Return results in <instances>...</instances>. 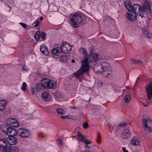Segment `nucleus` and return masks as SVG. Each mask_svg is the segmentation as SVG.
<instances>
[{"instance_id":"nucleus-1","label":"nucleus","mask_w":152,"mask_h":152,"mask_svg":"<svg viewBox=\"0 0 152 152\" xmlns=\"http://www.w3.org/2000/svg\"><path fill=\"white\" fill-rule=\"evenodd\" d=\"M142 6L143 7H142L137 4H134L133 6V10L132 12H135L137 15L138 14L142 18L143 17L144 15L146 14L147 12H151L150 5L148 2L145 1Z\"/></svg>"},{"instance_id":"nucleus-2","label":"nucleus","mask_w":152,"mask_h":152,"mask_svg":"<svg viewBox=\"0 0 152 152\" xmlns=\"http://www.w3.org/2000/svg\"><path fill=\"white\" fill-rule=\"evenodd\" d=\"M88 61L91 62L94 61L93 58L91 57V55L82 61V66L80 69L74 73V75L75 77H77L88 71L89 68Z\"/></svg>"},{"instance_id":"nucleus-3","label":"nucleus","mask_w":152,"mask_h":152,"mask_svg":"<svg viewBox=\"0 0 152 152\" xmlns=\"http://www.w3.org/2000/svg\"><path fill=\"white\" fill-rule=\"evenodd\" d=\"M70 20L71 25L74 28H77L83 24L81 16L77 13L71 14Z\"/></svg>"},{"instance_id":"nucleus-4","label":"nucleus","mask_w":152,"mask_h":152,"mask_svg":"<svg viewBox=\"0 0 152 152\" xmlns=\"http://www.w3.org/2000/svg\"><path fill=\"white\" fill-rule=\"evenodd\" d=\"M17 134L18 135L24 138H29L30 136V131L28 130L22 129H18L17 132L12 129L9 135L15 136Z\"/></svg>"},{"instance_id":"nucleus-5","label":"nucleus","mask_w":152,"mask_h":152,"mask_svg":"<svg viewBox=\"0 0 152 152\" xmlns=\"http://www.w3.org/2000/svg\"><path fill=\"white\" fill-rule=\"evenodd\" d=\"M45 88L55 89L57 87V83L55 81L48 79H44L41 82Z\"/></svg>"},{"instance_id":"nucleus-6","label":"nucleus","mask_w":152,"mask_h":152,"mask_svg":"<svg viewBox=\"0 0 152 152\" xmlns=\"http://www.w3.org/2000/svg\"><path fill=\"white\" fill-rule=\"evenodd\" d=\"M142 120L143 129L149 133L152 132V121L147 118L143 119Z\"/></svg>"},{"instance_id":"nucleus-7","label":"nucleus","mask_w":152,"mask_h":152,"mask_svg":"<svg viewBox=\"0 0 152 152\" xmlns=\"http://www.w3.org/2000/svg\"><path fill=\"white\" fill-rule=\"evenodd\" d=\"M72 48L71 44L67 42H64L60 46L61 51L64 53H68Z\"/></svg>"},{"instance_id":"nucleus-8","label":"nucleus","mask_w":152,"mask_h":152,"mask_svg":"<svg viewBox=\"0 0 152 152\" xmlns=\"http://www.w3.org/2000/svg\"><path fill=\"white\" fill-rule=\"evenodd\" d=\"M7 123L14 127H17L19 126L18 121L12 118H10L8 119L7 121Z\"/></svg>"},{"instance_id":"nucleus-9","label":"nucleus","mask_w":152,"mask_h":152,"mask_svg":"<svg viewBox=\"0 0 152 152\" xmlns=\"http://www.w3.org/2000/svg\"><path fill=\"white\" fill-rule=\"evenodd\" d=\"M7 139L8 143L10 145H16L17 143L18 139L14 136H10Z\"/></svg>"},{"instance_id":"nucleus-10","label":"nucleus","mask_w":152,"mask_h":152,"mask_svg":"<svg viewBox=\"0 0 152 152\" xmlns=\"http://www.w3.org/2000/svg\"><path fill=\"white\" fill-rule=\"evenodd\" d=\"M146 90L148 98L149 99H151L152 98V82L149 83Z\"/></svg>"},{"instance_id":"nucleus-11","label":"nucleus","mask_w":152,"mask_h":152,"mask_svg":"<svg viewBox=\"0 0 152 152\" xmlns=\"http://www.w3.org/2000/svg\"><path fill=\"white\" fill-rule=\"evenodd\" d=\"M142 28V31L145 37L151 38L152 37V34L148 30L147 27L145 26Z\"/></svg>"},{"instance_id":"nucleus-12","label":"nucleus","mask_w":152,"mask_h":152,"mask_svg":"<svg viewBox=\"0 0 152 152\" xmlns=\"http://www.w3.org/2000/svg\"><path fill=\"white\" fill-rule=\"evenodd\" d=\"M18 148L16 146H12L9 148H4L3 152H18Z\"/></svg>"},{"instance_id":"nucleus-13","label":"nucleus","mask_w":152,"mask_h":152,"mask_svg":"<svg viewBox=\"0 0 152 152\" xmlns=\"http://www.w3.org/2000/svg\"><path fill=\"white\" fill-rule=\"evenodd\" d=\"M127 14V18L129 20L132 21L136 20L137 15L135 12L134 13L133 12L130 13V12H128Z\"/></svg>"},{"instance_id":"nucleus-14","label":"nucleus","mask_w":152,"mask_h":152,"mask_svg":"<svg viewBox=\"0 0 152 152\" xmlns=\"http://www.w3.org/2000/svg\"><path fill=\"white\" fill-rule=\"evenodd\" d=\"M94 72L96 73H102L103 72L102 70L101 64L96 63L95 64L93 68Z\"/></svg>"},{"instance_id":"nucleus-15","label":"nucleus","mask_w":152,"mask_h":152,"mask_svg":"<svg viewBox=\"0 0 152 152\" xmlns=\"http://www.w3.org/2000/svg\"><path fill=\"white\" fill-rule=\"evenodd\" d=\"M43 100L46 101H50L52 99V96L48 92L46 91L44 92L41 95Z\"/></svg>"},{"instance_id":"nucleus-16","label":"nucleus","mask_w":152,"mask_h":152,"mask_svg":"<svg viewBox=\"0 0 152 152\" xmlns=\"http://www.w3.org/2000/svg\"><path fill=\"white\" fill-rule=\"evenodd\" d=\"M100 64L103 72H105L110 68V66L108 62L106 61H102L101 62Z\"/></svg>"},{"instance_id":"nucleus-17","label":"nucleus","mask_w":152,"mask_h":152,"mask_svg":"<svg viewBox=\"0 0 152 152\" xmlns=\"http://www.w3.org/2000/svg\"><path fill=\"white\" fill-rule=\"evenodd\" d=\"M130 133L128 129H126L124 130L121 133V136L122 138L126 139L130 136Z\"/></svg>"},{"instance_id":"nucleus-18","label":"nucleus","mask_w":152,"mask_h":152,"mask_svg":"<svg viewBox=\"0 0 152 152\" xmlns=\"http://www.w3.org/2000/svg\"><path fill=\"white\" fill-rule=\"evenodd\" d=\"M40 50L41 52L43 54L46 55H48L49 54L48 50L47 48L44 45H42L40 47Z\"/></svg>"},{"instance_id":"nucleus-19","label":"nucleus","mask_w":152,"mask_h":152,"mask_svg":"<svg viewBox=\"0 0 152 152\" xmlns=\"http://www.w3.org/2000/svg\"><path fill=\"white\" fill-rule=\"evenodd\" d=\"M140 142L136 137H133L131 140V143L134 145H137L139 144Z\"/></svg>"},{"instance_id":"nucleus-20","label":"nucleus","mask_w":152,"mask_h":152,"mask_svg":"<svg viewBox=\"0 0 152 152\" xmlns=\"http://www.w3.org/2000/svg\"><path fill=\"white\" fill-rule=\"evenodd\" d=\"M125 6L127 9L130 12H132L133 10V6H132L130 1H127L125 3Z\"/></svg>"},{"instance_id":"nucleus-21","label":"nucleus","mask_w":152,"mask_h":152,"mask_svg":"<svg viewBox=\"0 0 152 152\" xmlns=\"http://www.w3.org/2000/svg\"><path fill=\"white\" fill-rule=\"evenodd\" d=\"M36 89L38 91H42L45 89L42 83L38 84L36 85Z\"/></svg>"},{"instance_id":"nucleus-22","label":"nucleus","mask_w":152,"mask_h":152,"mask_svg":"<svg viewBox=\"0 0 152 152\" xmlns=\"http://www.w3.org/2000/svg\"><path fill=\"white\" fill-rule=\"evenodd\" d=\"M7 139L6 140L5 139H0V146L3 147H5L7 144Z\"/></svg>"},{"instance_id":"nucleus-23","label":"nucleus","mask_w":152,"mask_h":152,"mask_svg":"<svg viewBox=\"0 0 152 152\" xmlns=\"http://www.w3.org/2000/svg\"><path fill=\"white\" fill-rule=\"evenodd\" d=\"M7 105L6 102L4 100H0V110H2L4 109Z\"/></svg>"},{"instance_id":"nucleus-24","label":"nucleus","mask_w":152,"mask_h":152,"mask_svg":"<svg viewBox=\"0 0 152 152\" xmlns=\"http://www.w3.org/2000/svg\"><path fill=\"white\" fill-rule=\"evenodd\" d=\"M9 126L5 124H4L1 125V129L4 133L6 134L7 132Z\"/></svg>"},{"instance_id":"nucleus-25","label":"nucleus","mask_w":152,"mask_h":152,"mask_svg":"<svg viewBox=\"0 0 152 152\" xmlns=\"http://www.w3.org/2000/svg\"><path fill=\"white\" fill-rule=\"evenodd\" d=\"M79 51L80 52L82 53L83 54L84 57H86L87 55V52L86 50L84 48H80Z\"/></svg>"},{"instance_id":"nucleus-26","label":"nucleus","mask_w":152,"mask_h":152,"mask_svg":"<svg viewBox=\"0 0 152 152\" xmlns=\"http://www.w3.org/2000/svg\"><path fill=\"white\" fill-rule=\"evenodd\" d=\"M131 61L132 63L134 64H137L140 65L143 64V62L140 60L132 59Z\"/></svg>"},{"instance_id":"nucleus-27","label":"nucleus","mask_w":152,"mask_h":152,"mask_svg":"<svg viewBox=\"0 0 152 152\" xmlns=\"http://www.w3.org/2000/svg\"><path fill=\"white\" fill-rule=\"evenodd\" d=\"M59 49L54 48L52 50V53L54 55L59 56Z\"/></svg>"},{"instance_id":"nucleus-28","label":"nucleus","mask_w":152,"mask_h":152,"mask_svg":"<svg viewBox=\"0 0 152 152\" xmlns=\"http://www.w3.org/2000/svg\"><path fill=\"white\" fill-rule=\"evenodd\" d=\"M36 40H38L41 37V33L39 31H37L35 33L34 36Z\"/></svg>"},{"instance_id":"nucleus-29","label":"nucleus","mask_w":152,"mask_h":152,"mask_svg":"<svg viewBox=\"0 0 152 152\" xmlns=\"http://www.w3.org/2000/svg\"><path fill=\"white\" fill-rule=\"evenodd\" d=\"M57 113L60 115H63L64 114L65 111L64 110L60 108H58L56 110Z\"/></svg>"},{"instance_id":"nucleus-30","label":"nucleus","mask_w":152,"mask_h":152,"mask_svg":"<svg viewBox=\"0 0 152 152\" xmlns=\"http://www.w3.org/2000/svg\"><path fill=\"white\" fill-rule=\"evenodd\" d=\"M131 97L129 95H126L124 98V101L126 103L129 102L131 100Z\"/></svg>"},{"instance_id":"nucleus-31","label":"nucleus","mask_w":152,"mask_h":152,"mask_svg":"<svg viewBox=\"0 0 152 152\" xmlns=\"http://www.w3.org/2000/svg\"><path fill=\"white\" fill-rule=\"evenodd\" d=\"M77 137L79 140L81 141H83L85 140V138L84 137V136L79 132L78 133Z\"/></svg>"},{"instance_id":"nucleus-32","label":"nucleus","mask_w":152,"mask_h":152,"mask_svg":"<svg viewBox=\"0 0 152 152\" xmlns=\"http://www.w3.org/2000/svg\"><path fill=\"white\" fill-rule=\"evenodd\" d=\"M91 57L93 58V60L96 61L98 59V56L97 54H93L91 55Z\"/></svg>"},{"instance_id":"nucleus-33","label":"nucleus","mask_w":152,"mask_h":152,"mask_svg":"<svg viewBox=\"0 0 152 152\" xmlns=\"http://www.w3.org/2000/svg\"><path fill=\"white\" fill-rule=\"evenodd\" d=\"M96 141L98 143L100 144L101 141V138L99 132L98 133Z\"/></svg>"},{"instance_id":"nucleus-34","label":"nucleus","mask_w":152,"mask_h":152,"mask_svg":"<svg viewBox=\"0 0 152 152\" xmlns=\"http://www.w3.org/2000/svg\"><path fill=\"white\" fill-rule=\"evenodd\" d=\"M46 35V34L44 32H42V34H41V37L42 41H44L45 40Z\"/></svg>"},{"instance_id":"nucleus-35","label":"nucleus","mask_w":152,"mask_h":152,"mask_svg":"<svg viewBox=\"0 0 152 152\" xmlns=\"http://www.w3.org/2000/svg\"><path fill=\"white\" fill-rule=\"evenodd\" d=\"M55 94L56 96L58 98H61L63 97V96L60 92H57Z\"/></svg>"},{"instance_id":"nucleus-36","label":"nucleus","mask_w":152,"mask_h":152,"mask_svg":"<svg viewBox=\"0 0 152 152\" xmlns=\"http://www.w3.org/2000/svg\"><path fill=\"white\" fill-rule=\"evenodd\" d=\"M26 83L24 82L22 84L21 89L22 90L25 91L26 90Z\"/></svg>"},{"instance_id":"nucleus-37","label":"nucleus","mask_w":152,"mask_h":152,"mask_svg":"<svg viewBox=\"0 0 152 152\" xmlns=\"http://www.w3.org/2000/svg\"><path fill=\"white\" fill-rule=\"evenodd\" d=\"M12 128L9 127V128L8 129L7 131V133H6V134H8V135H10V134L11 133V131L12 129Z\"/></svg>"},{"instance_id":"nucleus-38","label":"nucleus","mask_w":152,"mask_h":152,"mask_svg":"<svg viewBox=\"0 0 152 152\" xmlns=\"http://www.w3.org/2000/svg\"><path fill=\"white\" fill-rule=\"evenodd\" d=\"M141 103L145 107H148L149 105V103L148 102L144 103L143 102H141Z\"/></svg>"},{"instance_id":"nucleus-39","label":"nucleus","mask_w":152,"mask_h":152,"mask_svg":"<svg viewBox=\"0 0 152 152\" xmlns=\"http://www.w3.org/2000/svg\"><path fill=\"white\" fill-rule=\"evenodd\" d=\"M33 24H35L34 26L36 27L39 25L40 23L37 20L35 22H34Z\"/></svg>"},{"instance_id":"nucleus-40","label":"nucleus","mask_w":152,"mask_h":152,"mask_svg":"<svg viewBox=\"0 0 152 152\" xmlns=\"http://www.w3.org/2000/svg\"><path fill=\"white\" fill-rule=\"evenodd\" d=\"M57 143L59 146H61L62 145V142L61 140L58 139L57 141Z\"/></svg>"},{"instance_id":"nucleus-41","label":"nucleus","mask_w":152,"mask_h":152,"mask_svg":"<svg viewBox=\"0 0 152 152\" xmlns=\"http://www.w3.org/2000/svg\"><path fill=\"white\" fill-rule=\"evenodd\" d=\"M20 24L24 28H26L27 27V25L25 23H20Z\"/></svg>"},{"instance_id":"nucleus-42","label":"nucleus","mask_w":152,"mask_h":152,"mask_svg":"<svg viewBox=\"0 0 152 152\" xmlns=\"http://www.w3.org/2000/svg\"><path fill=\"white\" fill-rule=\"evenodd\" d=\"M83 141L85 143V144H89L91 142L90 141L87 139L85 140H85H84Z\"/></svg>"},{"instance_id":"nucleus-43","label":"nucleus","mask_w":152,"mask_h":152,"mask_svg":"<svg viewBox=\"0 0 152 152\" xmlns=\"http://www.w3.org/2000/svg\"><path fill=\"white\" fill-rule=\"evenodd\" d=\"M88 126V124L87 123H85L83 124V127L85 129L87 128Z\"/></svg>"},{"instance_id":"nucleus-44","label":"nucleus","mask_w":152,"mask_h":152,"mask_svg":"<svg viewBox=\"0 0 152 152\" xmlns=\"http://www.w3.org/2000/svg\"><path fill=\"white\" fill-rule=\"evenodd\" d=\"M126 125V124L124 122H123L120 124L119 126H124Z\"/></svg>"},{"instance_id":"nucleus-45","label":"nucleus","mask_w":152,"mask_h":152,"mask_svg":"<svg viewBox=\"0 0 152 152\" xmlns=\"http://www.w3.org/2000/svg\"><path fill=\"white\" fill-rule=\"evenodd\" d=\"M103 85V83L102 82H99L97 83V85L98 86L100 87Z\"/></svg>"},{"instance_id":"nucleus-46","label":"nucleus","mask_w":152,"mask_h":152,"mask_svg":"<svg viewBox=\"0 0 152 152\" xmlns=\"http://www.w3.org/2000/svg\"><path fill=\"white\" fill-rule=\"evenodd\" d=\"M68 115L66 116H61V118L63 119H65L67 118H68Z\"/></svg>"},{"instance_id":"nucleus-47","label":"nucleus","mask_w":152,"mask_h":152,"mask_svg":"<svg viewBox=\"0 0 152 152\" xmlns=\"http://www.w3.org/2000/svg\"><path fill=\"white\" fill-rule=\"evenodd\" d=\"M122 150L124 152H129L128 151L126 150L125 147H123Z\"/></svg>"},{"instance_id":"nucleus-48","label":"nucleus","mask_w":152,"mask_h":152,"mask_svg":"<svg viewBox=\"0 0 152 152\" xmlns=\"http://www.w3.org/2000/svg\"><path fill=\"white\" fill-rule=\"evenodd\" d=\"M70 108H71L73 109H77V108L76 107H75V106H70Z\"/></svg>"},{"instance_id":"nucleus-49","label":"nucleus","mask_w":152,"mask_h":152,"mask_svg":"<svg viewBox=\"0 0 152 152\" xmlns=\"http://www.w3.org/2000/svg\"><path fill=\"white\" fill-rule=\"evenodd\" d=\"M110 127V128L111 129H113V126L111 125V124H110L108 125Z\"/></svg>"},{"instance_id":"nucleus-50","label":"nucleus","mask_w":152,"mask_h":152,"mask_svg":"<svg viewBox=\"0 0 152 152\" xmlns=\"http://www.w3.org/2000/svg\"><path fill=\"white\" fill-rule=\"evenodd\" d=\"M93 49L92 48H90V50H91V51H90L91 53H92L94 51H93Z\"/></svg>"},{"instance_id":"nucleus-51","label":"nucleus","mask_w":152,"mask_h":152,"mask_svg":"<svg viewBox=\"0 0 152 152\" xmlns=\"http://www.w3.org/2000/svg\"><path fill=\"white\" fill-rule=\"evenodd\" d=\"M66 58V57L65 56H61V59H63V58L64 59V58Z\"/></svg>"},{"instance_id":"nucleus-52","label":"nucleus","mask_w":152,"mask_h":152,"mask_svg":"<svg viewBox=\"0 0 152 152\" xmlns=\"http://www.w3.org/2000/svg\"><path fill=\"white\" fill-rule=\"evenodd\" d=\"M43 19V18L42 17V16H41L40 17V20H42Z\"/></svg>"},{"instance_id":"nucleus-53","label":"nucleus","mask_w":152,"mask_h":152,"mask_svg":"<svg viewBox=\"0 0 152 152\" xmlns=\"http://www.w3.org/2000/svg\"><path fill=\"white\" fill-rule=\"evenodd\" d=\"M75 62V60L74 59H72V63H74Z\"/></svg>"},{"instance_id":"nucleus-54","label":"nucleus","mask_w":152,"mask_h":152,"mask_svg":"<svg viewBox=\"0 0 152 152\" xmlns=\"http://www.w3.org/2000/svg\"><path fill=\"white\" fill-rule=\"evenodd\" d=\"M86 147L87 148H88L89 147V146L88 145H86Z\"/></svg>"},{"instance_id":"nucleus-55","label":"nucleus","mask_w":152,"mask_h":152,"mask_svg":"<svg viewBox=\"0 0 152 152\" xmlns=\"http://www.w3.org/2000/svg\"><path fill=\"white\" fill-rule=\"evenodd\" d=\"M32 94H34V93L32 91Z\"/></svg>"},{"instance_id":"nucleus-56","label":"nucleus","mask_w":152,"mask_h":152,"mask_svg":"<svg viewBox=\"0 0 152 152\" xmlns=\"http://www.w3.org/2000/svg\"><path fill=\"white\" fill-rule=\"evenodd\" d=\"M110 75V74H109L108 75Z\"/></svg>"}]
</instances>
